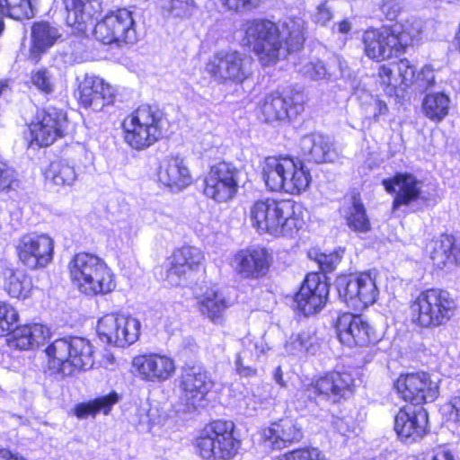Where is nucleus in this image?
Here are the masks:
<instances>
[{
    "mask_svg": "<svg viewBox=\"0 0 460 460\" xmlns=\"http://www.w3.org/2000/svg\"><path fill=\"white\" fill-rule=\"evenodd\" d=\"M305 21L288 18L282 31L269 20H252L244 24V40L252 48L262 66L276 64L303 47Z\"/></svg>",
    "mask_w": 460,
    "mask_h": 460,
    "instance_id": "f257e3e1",
    "label": "nucleus"
},
{
    "mask_svg": "<svg viewBox=\"0 0 460 460\" xmlns=\"http://www.w3.org/2000/svg\"><path fill=\"white\" fill-rule=\"evenodd\" d=\"M295 208L296 204L290 199H261L250 206L248 217L252 226L260 234L292 235L302 226Z\"/></svg>",
    "mask_w": 460,
    "mask_h": 460,
    "instance_id": "f03ea898",
    "label": "nucleus"
},
{
    "mask_svg": "<svg viewBox=\"0 0 460 460\" xmlns=\"http://www.w3.org/2000/svg\"><path fill=\"white\" fill-rule=\"evenodd\" d=\"M262 177L269 190L291 195L305 191L312 181L310 171L304 163L288 155L266 157Z\"/></svg>",
    "mask_w": 460,
    "mask_h": 460,
    "instance_id": "7ed1b4c3",
    "label": "nucleus"
},
{
    "mask_svg": "<svg viewBox=\"0 0 460 460\" xmlns=\"http://www.w3.org/2000/svg\"><path fill=\"white\" fill-rule=\"evenodd\" d=\"M70 278L77 289L89 296L104 295L116 288L115 276L103 259L78 252L68 264Z\"/></svg>",
    "mask_w": 460,
    "mask_h": 460,
    "instance_id": "20e7f679",
    "label": "nucleus"
},
{
    "mask_svg": "<svg viewBox=\"0 0 460 460\" xmlns=\"http://www.w3.org/2000/svg\"><path fill=\"white\" fill-rule=\"evenodd\" d=\"M167 119L155 106L143 104L126 117L122 123L125 142L136 150H145L164 133Z\"/></svg>",
    "mask_w": 460,
    "mask_h": 460,
    "instance_id": "39448f33",
    "label": "nucleus"
},
{
    "mask_svg": "<svg viewBox=\"0 0 460 460\" xmlns=\"http://www.w3.org/2000/svg\"><path fill=\"white\" fill-rule=\"evenodd\" d=\"M45 351L49 370L62 376L72 375L75 368L89 369L94 363L93 346L82 337L57 339Z\"/></svg>",
    "mask_w": 460,
    "mask_h": 460,
    "instance_id": "423d86ee",
    "label": "nucleus"
},
{
    "mask_svg": "<svg viewBox=\"0 0 460 460\" xmlns=\"http://www.w3.org/2000/svg\"><path fill=\"white\" fill-rule=\"evenodd\" d=\"M231 420H215L205 426L195 440L197 453L203 460H231L238 453L241 441L234 436Z\"/></svg>",
    "mask_w": 460,
    "mask_h": 460,
    "instance_id": "0eeeda50",
    "label": "nucleus"
},
{
    "mask_svg": "<svg viewBox=\"0 0 460 460\" xmlns=\"http://www.w3.org/2000/svg\"><path fill=\"white\" fill-rule=\"evenodd\" d=\"M366 56L376 62L389 59L405 51L412 42L411 35L402 25L367 30L362 36Z\"/></svg>",
    "mask_w": 460,
    "mask_h": 460,
    "instance_id": "6e6552de",
    "label": "nucleus"
},
{
    "mask_svg": "<svg viewBox=\"0 0 460 460\" xmlns=\"http://www.w3.org/2000/svg\"><path fill=\"white\" fill-rule=\"evenodd\" d=\"M456 304L446 290L430 288L422 291L411 305L415 321L421 327L439 326L454 314Z\"/></svg>",
    "mask_w": 460,
    "mask_h": 460,
    "instance_id": "1a4fd4ad",
    "label": "nucleus"
},
{
    "mask_svg": "<svg viewBox=\"0 0 460 460\" xmlns=\"http://www.w3.org/2000/svg\"><path fill=\"white\" fill-rule=\"evenodd\" d=\"M251 57L238 51H220L208 62L206 70L217 84H242L253 74Z\"/></svg>",
    "mask_w": 460,
    "mask_h": 460,
    "instance_id": "9d476101",
    "label": "nucleus"
},
{
    "mask_svg": "<svg viewBox=\"0 0 460 460\" xmlns=\"http://www.w3.org/2000/svg\"><path fill=\"white\" fill-rule=\"evenodd\" d=\"M94 38L103 44H134L137 32L133 13L127 8H119L108 13L93 29Z\"/></svg>",
    "mask_w": 460,
    "mask_h": 460,
    "instance_id": "9b49d317",
    "label": "nucleus"
},
{
    "mask_svg": "<svg viewBox=\"0 0 460 460\" xmlns=\"http://www.w3.org/2000/svg\"><path fill=\"white\" fill-rule=\"evenodd\" d=\"M335 285L340 299L357 311L373 305L379 294L376 278L370 272L339 276Z\"/></svg>",
    "mask_w": 460,
    "mask_h": 460,
    "instance_id": "f8f14e48",
    "label": "nucleus"
},
{
    "mask_svg": "<svg viewBox=\"0 0 460 460\" xmlns=\"http://www.w3.org/2000/svg\"><path fill=\"white\" fill-rule=\"evenodd\" d=\"M353 382L354 379L349 373L333 371L299 390L296 396L297 401L302 400L305 402L307 400L310 404L314 402L317 403V397L335 403L351 392Z\"/></svg>",
    "mask_w": 460,
    "mask_h": 460,
    "instance_id": "ddd939ff",
    "label": "nucleus"
},
{
    "mask_svg": "<svg viewBox=\"0 0 460 460\" xmlns=\"http://www.w3.org/2000/svg\"><path fill=\"white\" fill-rule=\"evenodd\" d=\"M239 175L240 171L231 163L213 164L204 179L205 196L219 203L232 199L238 190Z\"/></svg>",
    "mask_w": 460,
    "mask_h": 460,
    "instance_id": "4468645a",
    "label": "nucleus"
},
{
    "mask_svg": "<svg viewBox=\"0 0 460 460\" xmlns=\"http://www.w3.org/2000/svg\"><path fill=\"white\" fill-rule=\"evenodd\" d=\"M214 382L205 369L200 367L183 368L180 377V399L188 411L202 407Z\"/></svg>",
    "mask_w": 460,
    "mask_h": 460,
    "instance_id": "2eb2a0df",
    "label": "nucleus"
},
{
    "mask_svg": "<svg viewBox=\"0 0 460 460\" xmlns=\"http://www.w3.org/2000/svg\"><path fill=\"white\" fill-rule=\"evenodd\" d=\"M19 261L31 270L47 267L53 259L54 241L47 234H27L15 244Z\"/></svg>",
    "mask_w": 460,
    "mask_h": 460,
    "instance_id": "dca6fc26",
    "label": "nucleus"
},
{
    "mask_svg": "<svg viewBox=\"0 0 460 460\" xmlns=\"http://www.w3.org/2000/svg\"><path fill=\"white\" fill-rule=\"evenodd\" d=\"M401 397L413 404L431 402L438 395V385L425 372L401 375L394 383Z\"/></svg>",
    "mask_w": 460,
    "mask_h": 460,
    "instance_id": "f3484780",
    "label": "nucleus"
},
{
    "mask_svg": "<svg viewBox=\"0 0 460 460\" xmlns=\"http://www.w3.org/2000/svg\"><path fill=\"white\" fill-rule=\"evenodd\" d=\"M328 296L329 285L324 276L309 273L296 294L294 302L296 308L307 316L319 313L324 307Z\"/></svg>",
    "mask_w": 460,
    "mask_h": 460,
    "instance_id": "a211bd4d",
    "label": "nucleus"
},
{
    "mask_svg": "<svg viewBox=\"0 0 460 460\" xmlns=\"http://www.w3.org/2000/svg\"><path fill=\"white\" fill-rule=\"evenodd\" d=\"M260 109L267 122L292 119L303 112L304 96L300 93H272L265 96Z\"/></svg>",
    "mask_w": 460,
    "mask_h": 460,
    "instance_id": "6ab92c4d",
    "label": "nucleus"
},
{
    "mask_svg": "<svg viewBox=\"0 0 460 460\" xmlns=\"http://www.w3.org/2000/svg\"><path fill=\"white\" fill-rule=\"evenodd\" d=\"M175 370L173 358L167 355L151 353L137 356L132 360V372L147 382H164L174 375Z\"/></svg>",
    "mask_w": 460,
    "mask_h": 460,
    "instance_id": "aec40b11",
    "label": "nucleus"
},
{
    "mask_svg": "<svg viewBox=\"0 0 460 460\" xmlns=\"http://www.w3.org/2000/svg\"><path fill=\"white\" fill-rule=\"evenodd\" d=\"M336 332L340 341L349 348L368 346L377 340L369 323L360 315L352 314L339 316Z\"/></svg>",
    "mask_w": 460,
    "mask_h": 460,
    "instance_id": "412c9836",
    "label": "nucleus"
},
{
    "mask_svg": "<svg viewBox=\"0 0 460 460\" xmlns=\"http://www.w3.org/2000/svg\"><path fill=\"white\" fill-rule=\"evenodd\" d=\"M428 412L424 408L404 407L395 415L394 430L402 441L411 444L428 433Z\"/></svg>",
    "mask_w": 460,
    "mask_h": 460,
    "instance_id": "4be33fe9",
    "label": "nucleus"
},
{
    "mask_svg": "<svg viewBox=\"0 0 460 460\" xmlns=\"http://www.w3.org/2000/svg\"><path fill=\"white\" fill-rule=\"evenodd\" d=\"M39 121L31 128L34 141L40 146L52 145L66 130V114L57 108L49 107L38 115Z\"/></svg>",
    "mask_w": 460,
    "mask_h": 460,
    "instance_id": "5701e85b",
    "label": "nucleus"
},
{
    "mask_svg": "<svg viewBox=\"0 0 460 460\" xmlns=\"http://www.w3.org/2000/svg\"><path fill=\"white\" fill-rule=\"evenodd\" d=\"M271 263V256L263 247L239 251L233 259L232 267L243 279H257L264 275Z\"/></svg>",
    "mask_w": 460,
    "mask_h": 460,
    "instance_id": "b1692460",
    "label": "nucleus"
},
{
    "mask_svg": "<svg viewBox=\"0 0 460 460\" xmlns=\"http://www.w3.org/2000/svg\"><path fill=\"white\" fill-rule=\"evenodd\" d=\"M77 90L81 105L94 111H102L114 102L115 95L111 85L95 75H85Z\"/></svg>",
    "mask_w": 460,
    "mask_h": 460,
    "instance_id": "393cba45",
    "label": "nucleus"
},
{
    "mask_svg": "<svg viewBox=\"0 0 460 460\" xmlns=\"http://www.w3.org/2000/svg\"><path fill=\"white\" fill-rule=\"evenodd\" d=\"M66 23L84 32L102 11L101 0H64Z\"/></svg>",
    "mask_w": 460,
    "mask_h": 460,
    "instance_id": "a878e982",
    "label": "nucleus"
},
{
    "mask_svg": "<svg viewBox=\"0 0 460 460\" xmlns=\"http://www.w3.org/2000/svg\"><path fill=\"white\" fill-rule=\"evenodd\" d=\"M157 177L160 183L173 191H180L192 182L189 166L179 156L165 157L160 164Z\"/></svg>",
    "mask_w": 460,
    "mask_h": 460,
    "instance_id": "bb28decb",
    "label": "nucleus"
},
{
    "mask_svg": "<svg viewBox=\"0 0 460 460\" xmlns=\"http://www.w3.org/2000/svg\"><path fill=\"white\" fill-rule=\"evenodd\" d=\"M302 431L296 420L290 418L280 419L262 429L261 438L266 447L282 449L294 441L302 438Z\"/></svg>",
    "mask_w": 460,
    "mask_h": 460,
    "instance_id": "cd10ccee",
    "label": "nucleus"
},
{
    "mask_svg": "<svg viewBox=\"0 0 460 460\" xmlns=\"http://www.w3.org/2000/svg\"><path fill=\"white\" fill-rule=\"evenodd\" d=\"M171 267L166 275L167 281L172 286H178L182 277L188 271L194 270L204 259L200 249L193 246H183L172 254Z\"/></svg>",
    "mask_w": 460,
    "mask_h": 460,
    "instance_id": "c85d7f7f",
    "label": "nucleus"
},
{
    "mask_svg": "<svg viewBox=\"0 0 460 460\" xmlns=\"http://www.w3.org/2000/svg\"><path fill=\"white\" fill-rule=\"evenodd\" d=\"M420 181L411 174H396L392 179L383 181L387 192H397L393 203L394 209L402 205H409L412 201L422 199L420 191Z\"/></svg>",
    "mask_w": 460,
    "mask_h": 460,
    "instance_id": "c756f323",
    "label": "nucleus"
},
{
    "mask_svg": "<svg viewBox=\"0 0 460 460\" xmlns=\"http://www.w3.org/2000/svg\"><path fill=\"white\" fill-rule=\"evenodd\" d=\"M49 330L39 323L14 326L8 340L11 346L22 350L33 349L49 338Z\"/></svg>",
    "mask_w": 460,
    "mask_h": 460,
    "instance_id": "7c9ffc66",
    "label": "nucleus"
},
{
    "mask_svg": "<svg viewBox=\"0 0 460 460\" xmlns=\"http://www.w3.org/2000/svg\"><path fill=\"white\" fill-rule=\"evenodd\" d=\"M60 36L58 29L49 22H35L31 28L32 44L29 51V60L37 64L42 54L52 47Z\"/></svg>",
    "mask_w": 460,
    "mask_h": 460,
    "instance_id": "2f4dec72",
    "label": "nucleus"
},
{
    "mask_svg": "<svg viewBox=\"0 0 460 460\" xmlns=\"http://www.w3.org/2000/svg\"><path fill=\"white\" fill-rule=\"evenodd\" d=\"M302 156L314 163H327L334 159L335 153L330 139L320 134L305 136L299 143Z\"/></svg>",
    "mask_w": 460,
    "mask_h": 460,
    "instance_id": "473e14b6",
    "label": "nucleus"
},
{
    "mask_svg": "<svg viewBox=\"0 0 460 460\" xmlns=\"http://www.w3.org/2000/svg\"><path fill=\"white\" fill-rule=\"evenodd\" d=\"M198 304L200 313L212 323H223L224 314L229 305L221 292L214 288L208 289L198 298Z\"/></svg>",
    "mask_w": 460,
    "mask_h": 460,
    "instance_id": "72a5a7b5",
    "label": "nucleus"
},
{
    "mask_svg": "<svg viewBox=\"0 0 460 460\" xmlns=\"http://www.w3.org/2000/svg\"><path fill=\"white\" fill-rule=\"evenodd\" d=\"M451 99L444 92H432L425 95L421 103L423 115L434 123L441 122L449 113Z\"/></svg>",
    "mask_w": 460,
    "mask_h": 460,
    "instance_id": "f704fd0d",
    "label": "nucleus"
},
{
    "mask_svg": "<svg viewBox=\"0 0 460 460\" xmlns=\"http://www.w3.org/2000/svg\"><path fill=\"white\" fill-rule=\"evenodd\" d=\"M3 288L7 294L18 299L27 298L32 289V282L29 276L22 270L5 269L2 272Z\"/></svg>",
    "mask_w": 460,
    "mask_h": 460,
    "instance_id": "c9c22d12",
    "label": "nucleus"
},
{
    "mask_svg": "<svg viewBox=\"0 0 460 460\" xmlns=\"http://www.w3.org/2000/svg\"><path fill=\"white\" fill-rule=\"evenodd\" d=\"M454 248V236L441 234L427 245V252L430 260L438 268H443L447 261H452V249Z\"/></svg>",
    "mask_w": 460,
    "mask_h": 460,
    "instance_id": "e433bc0d",
    "label": "nucleus"
},
{
    "mask_svg": "<svg viewBox=\"0 0 460 460\" xmlns=\"http://www.w3.org/2000/svg\"><path fill=\"white\" fill-rule=\"evenodd\" d=\"M45 177L57 186H71L75 181L77 174L74 165L66 160H58L50 163Z\"/></svg>",
    "mask_w": 460,
    "mask_h": 460,
    "instance_id": "4c0bfd02",
    "label": "nucleus"
},
{
    "mask_svg": "<svg viewBox=\"0 0 460 460\" xmlns=\"http://www.w3.org/2000/svg\"><path fill=\"white\" fill-rule=\"evenodd\" d=\"M119 401L117 393L112 392L108 395L98 397L88 402H82L75 406V414L79 419H84L88 416H95L101 411L107 414L112 405Z\"/></svg>",
    "mask_w": 460,
    "mask_h": 460,
    "instance_id": "58836bf2",
    "label": "nucleus"
},
{
    "mask_svg": "<svg viewBox=\"0 0 460 460\" xmlns=\"http://www.w3.org/2000/svg\"><path fill=\"white\" fill-rule=\"evenodd\" d=\"M119 315L106 314L99 320L97 325V332L101 341L117 347H119V343H122L118 335L119 329L122 324L119 323Z\"/></svg>",
    "mask_w": 460,
    "mask_h": 460,
    "instance_id": "ea45409f",
    "label": "nucleus"
},
{
    "mask_svg": "<svg viewBox=\"0 0 460 460\" xmlns=\"http://www.w3.org/2000/svg\"><path fill=\"white\" fill-rule=\"evenodd\" d=\"M31 84L41 93L46 95L55 92L57 87V77L52 69L40 67L31 72Z\"/></svg>",
    "mask_w": 460,
    "mask_h": 460,
    "instance_id": "a19ab883",
    "label": "nucleus"
},
{
    "mask_svg": "<svg viewBox=\"0 0 460 460\" xmlns=\"http://www.w3.org/2000/svg\"><path fill=\"white\" fill-rule=\"evenodd\" d=\"M119 323H122L118 332L119 340L122 341L119 343V347L124 348L136 342L140 333V322L136 318L119 314Z\"/></svg>",
    "mask_w": 460,
    "mask_h": 460,
    "instance_id": "79ce46f5",
    "label": "nucleus"
},
{
    "mask_svg": "<svg viewBox=\"0 0 460 460\" xmlns=\"http://www.w3.org/2000/svg\"><path fill=\"white\" fill-rule=\"evenodd\" d=\"M346 219L347 225L354 232L367 233L371 228L366 209L363 204L358 199L353 200Z\"/></svg>",
    "mask_w": 460,
    "mask_h": 460,
    "instance_id": "37998d69",
    "label": "nucleus"
},
{
    "mask_svg": "<svg viewBox=\"0 0 460 460\" xmlns=\"http://www.w3.org/2000/svg\"><path fill=\"white\" fill-rule=\"evenodd\" d=\"M156 4L164 15L183 17L187 14L189 0H156Z\"/></svg>",
    "mask_w": 460,
    "mask_h": 460,
    "instance_id": "c03bdc74",
    "label": "nucleus"
},
{
    "mask_svg": "<svg viewBox=\"0 0 460 460\" xmlns=\"http://www.w3.org/2000/svg\"><path fill=\"white\" fill-rule=\"evenodd\" d=\"M18 313L10 305L0 301V337L10 332L16 325Z\"/></svg>",
    "mask_w": 460,
    "mask_h": 460,
    "instance_id": "a18cd8bd",
    "label": "nucleus"
},
{
    "mask_svg": "<svg viewBox=\"0 0 460 460\" xmlns=\"http://www.w3.org/2000/svg\"><path fill=\"white\" fill-rule=\"evenodd\" d=\"M378 76L386 93L393 94L395 88L399 86L398 74L394 64L382 65L378 69Z\"/></svg>",
    "mask_w": 460,
    "mask_h": 460,
    "instance_id": "49530a36",
    "label": "nucleus"
},
{
    "mask_svg": "<svg viewBox=\"0 0 460 460\" xmlns=\"http://www.w3.org/2000/svg\"><path fill=\"white\" fill-rule=\"evenodd\" d=\"M398 74L399 86L408 87L414 84L416 78V69L411 65L408 59H401L398 63L394 64Z\"/></svg>",
    "mask_w": 460,
    "mask_h": 460,
    "instance_id": "de8ad7c7",
    "label": "nucleus"
},
{
    "mask_svg": "<svg viewBox=\"0 0 460 460\" xmlns=\"http://www.w3.org/2000/svg\"><path fill=\"white\" fill-rule=\"evenodd\" d=\"M279 460H325V456L316 447H305L286 453Z\"/></svg>",
    "mask_w": 460,
    "mask_h": 460,
    "instance_id": "09e8293b",
    "label": "nucleus"
},
{
    "mask_svg": "<svg viewBox=\"0 0 460 460\" xmlns=\"http://www.w3.org/2000/svg\"><path fill=\"white\" fill-rule=\"evenodd\" d=\"M298 71L305 76L314 80H322L328 75L324 63L319 59L312 60L303 65Z\"/></svg>",
    "mask_w": 460,
    "mask_h": 460,
    "instance_id": "8fccbe9b",
    "label": "nucleus"
},
{
    "mask_svg": "<svg viewBox=\"0 0 460 460\" xmlns=\"http://www.w3.org/2000/svg\"><path fill=\"white\" fill-rule=\"evenodd\" d=\"M251 352L244 349L236 355L235 369L236 372L244 377L253 376L257 374L256 367L250 364Z\"/></svg>",
    "mask_w": 460,
    "mask_h": 460,
    "instance_id": "3c124183",
    "label": "nucleus"
},
{
    "mask_svg": "<svg viewBox=\"0 0 460 460\" xmlns=\"http://www.w3.org/2000/svg\"><path fill=\"white\" fill-rule=\"evenodd\" d=\"M434 70L429 66H425L416 75L414 84L420 91H427L435 85Z\"/></svg>",
    "mask_w": 460,
    "mask_h": 460,
    "instance_id": "603ef678",
    "label": "nucleus"
},
{
    "mask_svg": "<svg viewBox=\"0 0 460 460\" xmlns=\"http://www.w3.org/2000/svg\"><path fill=\"white\" fill-rule=\"evenodd\" d=\"M403 9L402 0H384L380 11L389 21L398 18Z\"/></svg>",
    "mask_w": 460,
    "mask_h": 460,
    "instance_id": "864d4df0",
    "label": "nucleus"
},
{
    "mask_svg": "<svg viewBox=\"0 0 460 460\" xmlns=\"http://www.w3.org/2000/svg\"><path fill=\"white\" fill-rule=\"evenodd\" d=\"M17 186L15 172L4 164H0V191L9 190Z\"/></svg>",
    "mask_w": 460,
    "mask_h": 460,
    "instance_id": "5fc2aeb1",
    "label": "nucleus"
},
{
    "mask_svg": "<svg viewBox=\"0 0 460 460\" xmlns=\"http://www.w3.org/2000/svg\"><path fill=\"white\" fill-rule=\"evenodd\" d=\"M318 262L323 270L331 272L334 270L341 262V256L337 252L321 254Z\"/></svg>",
    "mask_w": 460,
    "mask_h": 460,
    "instance_id": "6e6d98bb",
    "label": "nucleus"
},
{
    "mask_svg": "<svg viewBox=\"0 0 460 460\" xmlns=\"http://www.w3.org/2000/svg\"><path fill=\"white\" fill-rule=\"evenodd\" d=\"M229 10L241 11L257 7L261 0H222Z\"/></svg>",
    "mask_w": 460,
    "mask_h": 460,
    "instance_id": "4d7b16f0",
    "label": "nucleus"
},
{
    "mask_svg": "<svg viewBox=\"0 0 460 460\" xmlns=\"http://www.w3.org/2000/svg\"><path fill=\"white\" fill-rule=\"evenodd\" d=\"M332 425L333 428L343 436H347L354 429L351 418L334 417Z\"/></svg>",
    "mask_w": 460,
    "mask_h": 460,
    "instance_id": "13d9d810",
    "label": "nucleus"
},
{
    "mask_svg": "<svg viewBox=\"0 0 460 460\" xmlns=\"http://www.w3.org/2000/svg\"><path fill=\"white\" fill-rule=\"evenodd\" d=\"M332 18V13L330 8L327 6L326 3L321 4L317 9L315 13L314 14V21L321 25H325L328 22H330Z\"/></svg>",
    "mask_w": 460,
    "mask_h": 460,
    "instance_id": "bf43d9fd",
    "label": "nucleus"
},
{
    "mask_svg": "<svg viewBox=\"0 0 460 460\" xmlns=\"http://www.w3.org/2000/svg\"><path fill=\"white\" fill-rule=\"evenodd\" d=\"M298 339L300 340L301 345H303V350L306 353H314V343L316 338L310 332L303 331L298 332Z\"/></svg>",
    "mask_w": 460,
    "mask_h": 460,
    "instance_id": "052dcab7",
    "label": "nucleus"
},
{
    "mask_svg": "<svg viewBox=\"0 0 460 460\" xmlns=\"http://www.w3.org/2000/svg\"><path fill=\"white\" fill-rule=\"evenodd\" d=\"M298 333L292 334L289 340L286 343V350L291 354H298L305 352L303 350V345H301L300 340L298 339Z\"/></svg>",
    "mask_w": 460,
    "mask_h": 460,
    "instance_id": "680f3d73",
    "label": "nucleus"
},
{
    "mask_svg": "<svg viewBox=\"0 0 460 460\" xmlns=\"http://www.w3.org/2000/svg\"><path fill=\"white\" fill-rule=\"evenodd\" d=\"M388 111V107L386 103L383 101L376 100L375 102V113L374 119L378 120L380 115H384Z\"/></svg>",
    "mask_w": 460,
    "mask_h": 460,
    "instance_id": "e2e57ef3",
    "label": "nucleus"
},
{
    "mask_svg": "<svg viewBox=\"0 0 460 460\" xmlns=\"http://www.w3.org/2000/svg\"><path fill=\"white\" fill-rule=\"evenodd\" d=\"M452 261L460 264V236L454 237V248L452 249Z\"/></svg>",
    "mask_w": 460,
    "mask_h": 460,
    "instance_id": "0e129e2a",
    "label": "nucleus"
},
{
    "mask_svg": "<svg viewBox=\"0 0 460 460\" xmlns=\"http://www.w3.org/2000/svg\"><path fill=\"white\" fill-rule=\"evenodd\" d=\"M451 405L454 411H456V421L460 423V391L458 395L453 397L451 399Z\"/></svg>",
    "mask_w": 460,
    "mask_h": 460,
    "instance_id": "69168bd1",
    "label": "nucleus"
},
{
    "mask_svg": "<svg viewBox=\"0 0 460 460\" xmlns=\"http://www.w3.org/2000/svg\"><path fill=\"white\" fill-rule=\"evenodd\" d=\"M432 460H455L452 454L448 451L442 450L438 453H437Z\"/></svg>",
    "mask_w": 460,
    "mask_h": 460,
    "instance_id": "338daca9",
    "label": "nucleus"
},
{
    "mask_svg": "<svg viewBox=\"0 0 460 460\" xmlns=\"http://www.w3.org/2000/svg\"><path fill=\"white\" fill-rule=\"evenodd\" d=\"M0 460H25V459L13 456L8 450L0 449Z\"/></svg>",
    "mask_w": 460,
    "mask_h": 460,
    "instance_id": "774afa93",
    "label": "nucleus"
}]
</instances>
